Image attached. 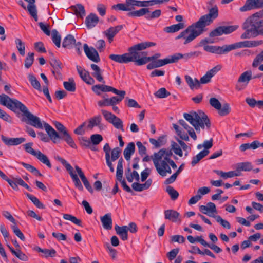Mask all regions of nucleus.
I'll return each instance as SVG.
<instances>
[{
    "mask_svg": "<svg viewBox=\"0 0 263 263\" xmlns=\"http://www.w3.org/2000/svg\"><path fill=\"white\" fill-rule=\"evenodd\" d=\"M183 117L194 127V129L182 119L179 120L178 123L187 131L189 135L194 140L197 138L194 130L199 133L200 129H204L205 127L209 129L211 127V122L209 117L204 112L200 110L197 112L191 111L189 113H184Z\"/></svg>",
    "mask_w": 263,
    "mask_h": 263,
    "instance_id": "obj_1",
    "label": "nucleus"
},
{
    "mask_svg": "<svg viewBox=\"0 0 263 263\" xmlns=\"http://www.w3.org/2000/svg\"><path fill=\"white\" fill-rule=\"evenodd\" d=\"M156 44L154 42H144L135 45L128 49V52L123 54H111L109 55V58L119 63H128L130 62L135 63L137 65L138 60V50H143L147 47L155 46Z\"/></svg>",
    "mask_w": 263,
    "mask_h": 263,
    "instance_id": "obj_2",
    "label": "nucleus"
},
{
    "mask_svg": "<svg viewBox=\"0 0 263 263\" xmlns=\"http://www.w3.org/2000/svg\"><path fill=\"white\" fill-rule=\"evenodd\" d=\"M263 43V41H245L236 43L234 44L223 46L205 45L203 49L205 51L213 53L223 54L236 48L242 47H256Z\"/></svg>",
    "mask_w": 263,
    "mask_h": 263,
    "instance_id": "obj_3",
    "label": "nucleus"
},
{
    "mask_svg": "<svg viewBox=\"0 0 263 263\" xmlns=\"http://www.w3.org/2000/svg\"><path fill=\"white\" fill-rule=\"evenodd\" d=\"M241 27L246 33H263V9L248 17Z\"/></svg>",
    "mask_w": 263,
    "mask_h": 263,
    "instance_id": "obj_4",
    "label": "nucleus"
},
{
    "mask_svg": "<svg viewBox=\"0 0 263 263\" xmlns=\"http://www.w3.org/2000/svg\"><path fill=\"white\" fill-rule=\"evenodd\" d=\"M17 110L21 111L27 118L28 124L37 128H43V124L40 118L30 112L26 106L19 101L12 111L16 112Z\"/></svg>",
    "mask_w": 263,
    "mask_h": 263,
    "instance_id": "obj_5",
    "label": "nucleus"
},
{
    "mask_svg": "<svg viewBox=\"0 0 263 263\" xmlns=\"http://www.w3.org/2000/svg\"><path fill=\"white\" fill-rule=\"evenodd\" d=\"M200 211L203 214H206L210 217H213L215 218L217 222L220 223V224L225 228L230 229L231 226L230 223L223 219L220 216H214L212 214L217 213V211L216 210L215 204L213 202H209L207 205H201L199 207Z\"/></svg>",
    "mask_w": 263,
    "mask_h": 263,
    "instance_id": "obj_6",
    "label": "nucleus"
},
{
    "mask_svg": "<svg viewBox=\"0 0 263 263\" xmlns=\"http://www.w3.org/2000/svg\"><path fill=\"white\" fill-rule=\"evenodd\" d=\"M212 23L205 15L202 16L198 21L189 26L182 33H201L205 31L204 29L206 26Z\"/></svg>",
    "mask_w": 263,
    "mask_h": 263,
    "instance_id": "obj_7",
    "label": "nucleus"
},
{
    "mask_svg": "<svg viewBox=\"0 0 263 263\" xmlns=\"http://www.w3.org/2000/svg\"><path fill=\"white\" fill-rule=\"evenodd\" d=\"M157 172L162 177L166 176L167 173L171 174L172 170L168 162L164 159H157L155 156H151Z\"/></svg>",
    "mask_w": 263,
    "mask_h": 263,
    "instance_id": "obj_8",
    "label": "nucleus"
},
{
    "mask_svg": "<svg viewBox=\"0 0 263 263\" xmlns=\"http://www.w3.org/2000/svg\"><path fill=\"white\" fill-rule=\"evenodd\" d=\"M33 143L29 142L24 145V149L26 152L36 157L41 162L46 165L49 168L51 167V164L46 155L42 153L40 151H36L32 148Z\"/></svg>",
    "mask_w": 263,
    "mask_h": 263,
    "instance_id": "obj_9",
    "label": "nucleus"
},
{
    "mask_svg": "<svg viewBox=\"0 0 263 263\" xmlns=\"http://www.w3.org/2000/svg\"><path fill=\"white\" fill-rule=\"evenodd\" d=\"M57 160L65 167L71 177L76 187L78 188L80 191H82L83 190V185L78 175L73 172V168L71 165L61 157H58Z\"/></svg>",
    "mask_w": 263,
    "mask_h": 263,
    "instance_id": "obj_10",
    "label": "nucleus"
},
{
    "mask_svg": "<svg viewBox=\"0 0 263 263\" xmlns=\"http://www.w3.org/2000/svg\"><path fill=\"white\" fill-rule=\"evenodd\" d=\"M263 8V0H246L244 5L240 7L241 12H246Z\"/></svg>",
    "mask_w": 263,
    "mask_h": 263,
    "instance_id": "obj_11",
    "label": "nucleus"
},
{
    "mask_svg": "<svg viewBox=\"0 0 263 263\" xmlns=\"http://www.w3.org/2000/svg\"><path fill=\"white\" fill-rule=\"evenodd\" d=\"M138 60H137V65L141 66L147 63L149 61L158 60L161 57V54L157 53L152 57H147V53L142 50H138Z\"/></svg>",
    "mask_w": 263,
    "mask_h": 263,
    "instance_id": "obj_12",
    "label": "nucleus"
},
{
    "mask_svg": "<svg viewBox=\"0 0 263 263\" xmlns=\"http://www.w3.org/2000/svg\"><path fill=\"white\" fill-rule=\"evenodd\" d=\"M252 79V72L251 70H249L243 72L240 74L238 79L237 84L236 85V89L239 91L243 88L240 87L238 84H242V86H243L244 87H246Z\"/></svg>",
    "mask_w": 263,
    "mask_h": 263,
    "instance_id": "obj_13",
    "label": "nucleus"
},
{
    "mask_svg": "<svg viewBox=\"0 0 263 263\" xmlns=\"http://www.w3.org/2000/svg\"><path fill=\"white\" fill-rule=\"evenodd\" d=\"M152 61L151 63L147 65V68L148 69H153L163 66L167 64L174 63L172 55L164 59L156 60Z\"/></svg>",
    "mask_w": 263,
    "mask_h": 263,
    "instance_id": "obj_14",
    "label": "nucleus"
},
{
    "mask_svg": "<svg viewBox=\"0 0 263 263\" xmlns=\"http://www.w3.org/2000/svg\"><path fill=\"white\" fill-rule=\"evenodd\" d=\"M16 99H12L5 94L0 95V104L6 106L8 109L12 110L18 102Z\"/></svg>",
    "mask_w": 263,
    "mask_h": 263,
    "instance_id": "obj_15",
    "label": "nucleus"
},
{
    "mask_svg": "<svg viewBox=\"0 0 263 263\" xmlns=\"http://www.w3.org/2000/svg\"><path fill=\"white\" fill-rule=\"evenodd\" d=\"M83 48L84 52L89 59L96 63L100 61L99 55L94 48L89 47L87 44L84 45Z\"/></svg>",
    "mask_w": 263,
    "mask_h": 263,
    "instance_id": "obj_16",
    "label": "nucleus"
},
{
    "mask_svg": "<svg viewBox=\"0 0 263 263\" xmlns=\"http://www.w3.org/2000/svg\"><path fill=\"white\" fill-rule=\"evenodd\" d=\"M221 66L216 65L212 69L206 72L205 75L201 78L199 82L200 84H207L211 81V78L216 74V73L220 70Z\"/></svg>",
    "mask_w": 263,
    "mask_h": 263,
    "instance_id": "obj_17",
    "label": "nucleus"
},
{
    "mask_svg": "<svg viewBox=\"0 0 263 263\" xmlns=\"http://www.w3.org/2000/svg\"><path fill=\"white\" fill-rule=\"evenodd\" d=\"M44 127L50 139L53 143H57L59 142L61 135L56 132L49 124L44 122Z\"/></svg>",
    "mask_w": 263,
    "mask_h": 263,
    "instance_id": "obj_18",
    "label": "nucleus"
},
{
    "mask_svg": "<svg viewBox=\"0 0 263 263\" xmlns=\"http://www.w3.org/2000/svg\"><path fill=\"white\" fill-rule=\"evenodd\" d=\"M50 64L53 67V69L52 70L53 74L57 79H61L62 74L61 70L62 69V63L57 59L52 58L50 61Z\"/></svg>",
    "mask_w": 263,
    "mask_h": 263,
    "instance_id": "obj_19",
    "label": "nucleus"
},
{
    "mask_svg": "<svg viewBox=\"0 0 263 263\" xmlns=\"http://www.w3.org/2000/svg\"><path fill=\"white\" fill-rule=\"evenodd\" d=\"M201 54V52L199 51H193L186 53L185 54H181L180 53H177L172 55L174 63H176L180 59H184L185 60H187L190 59H193L195 57H197Z\"/></svg>",
    "mask_w": 263,
    "mask_h": 263,
    "instance_id": "obj_20",
    "label": "nucleus"
},
{
    "mask_svg": "<svg viewBox=\"0 0 263 263\" xmlns=\"http://www.w3.org/2000/svg\"><path fill=\"white\" fill-rule=\"evenodd\" d=\"M77 69L80 77L85 83L89 85L94 83L95 80L90 77L88 71L82 69L80 66H77Z\"/></svg>",
    "mask_w": 263,
    "mask_h": 263,
    "instance_id": "obj_21",
    "label": "nucleus"
},
{
    "mask_svg": "<svg viewBox=\"0 0 263 263\" xmlns=\"http://www.w3.org/2000/svg\"><path fill=\"white\" fill-rule=\"evenodd\" d=\"M1 139L3 142L7 145H17L26 141L25 138H7L3 135H1Z\"/></svg>",
    "mask_w": 263,
    "mask_h": 263,
    "instance_id": "obj_22",
    "label": "nucleus"
},
{
    "mask_svg": "<svg viewBox=\"0 0 263 263\" xmlns=\"http://www.w3.org/2000/svg\"><path fill=\"white\" fill-rule=\"evenodd\" d=\"M164 214L165 219H167L172 222H177V221H179L180 223L181 222L180 214L175 210H167L164 211Z\"/></svg>",
    "mask_w": 263,
    "mask_h": 263,
    "instance_id": "obj_23",
    "label": "nucleus"
},
{
    "mask_svg": "<svg viewBox=\"0 0 263 263\" xmlns=\"http://www.w3.org/2000/svg\"><path fill=\"white\" fill-rule=\"evenodd\" d=\"M239 25L220 26L214 29L211 33H232L237 30Z\"/></svg>",
    "mask_w": 263,
    "mask_h": 263,
    "instance_id": "obj_24",
    "label": "nucleus"
},
{
    "mask_svg": "<svg viewBox=\"0 0 263 263\" xmlns=\"http://www.w3.org/2000/svg\"><path fill=\"white\" fill-rule=\"evenodd\" d=\"M69 9L78 17L83 18L86 15L84 7L81 4L71 6Z\"/></svg>",
    "mask_w": 263,
    "mask_h": 263,
    "instance_id": "obj_25",
    "label": "nucleus"
},
{
    "mask_svg": "<svg viewBox=\"0 0 263 263\" xmlns=\"http://www.w3.org/2000/svg\"><path fill=\"white\" fill-rule=\"evenodd\" d=\"M173 155L171 149L162 148L157 153H155L153 156L157 157V159H164L166 161L171 160V157Z\"/></svg>",
    "mask_w": 263,
    "mask_h": 263,
    "instance_id": "obj_26",
    "label": "nucleus"
},
{
    "mask_svg": "<svg viewBox=\"0 0 263 263\" xmlns=\"http://www.w3.org/2000/svg\"><path fill=\"white\" fill-rule=\"evenodd\" d=\"M98 22L99 17L96 14L90 13L86 17L85 23L88 28L91 29L94 27Z\"/></svg>",
    "mask_w": 263,
    "mask_h": 263,
    "instance_id": "obj_27",
    "label": "nucleus"
},
{
    "mask_svg": "<svg viewBox=\"0 0 263 263\" xmlns=\"http://www.w3.org/2000/svg\"><path fill=\"white\" fill-rule=\"evenodd\" d=\"M100 220L105 229L110 230L112 229V221L110 213H107L101 217Z\"/></svg>",
    "mask_w": 263,
    "mask_h": 263,
    "instance_id": "obj_28",
    "label": "nucleus"
},
{
    "mask_svg": "<svg viewBox=\"0 0 263 263\" xmlns=\"http://www.w3.org/2000/svg\"><path fill=\"white\" fill-rule=\"evenodd\" d=\"M253 169L252 163L250 162H244L237 163L236 170L237 172L241 175V171H250Z\"/></svg>",
    "mask_w": 263,
    "mask_h": 263,
    "instance_id": "obj_29",
    "label": "nucleus"
},
{
    "mask_svg": "<svg viewBox=\"0 0 263 263\" xmlns=\"http://www.w3.org/2000/svg\"><path fill=\"white\" fill-rule=\"evenodd\" d=\"M90 66L93 70L91 73L92 76L99 82L104 83L105 82L103 81V78L102 76V70L100 68L95 64H91Z\"/></svg>",
    "mask_w": 263,
    "mask_h": 263,
    "instance_id": "obj_30",
    "label": "nucleus"
},
{
    "mask_svg": "<svg viewBox=\"0 0 263 263\" xmlns=\"http://www.w3.org/2000/svg\"><path fill=\"white\" fill-rule=\"evenodd\" d=\"M115 231L123 240H126L128 239V227L127 226L119 227L116 225L115 227Z\"/></svg>",
    "mask_w": 263,
    "mask_h": 263,
    "instance_id": "obj_31",
    "label": "nucleus"
},
{
    "mask_svg": "<svg viewBox=\"0 0 263 263\" xmlns=\"http://www.w3.org/2000/svg\"><path fill=\"white\" fill-rule=\"evenodd\" d=\"M135 145L134 142L129 143L124 150L123 154L125 159L128 161L130 159L131 156L134 153Z\"/></svg>",
    "mask_w": 263,
    "mask_h": 263,
    "instance_id": "obj_32",
    "label": "nucleus"
},
{
    "mask_svg": "<svg viewBox=\"0 0 263 263\" xmlns=\"http://www.w3.org/2000/svg\"><path fill=\"white\" fill-rule=\"evenodd\" d=\"M185 25L184 23H179L177 24L166 27L164 28V31L166 33H175L179 31L180 29L185 28Z\"/></svg>",
    "mask_w": 263,
    "mask_h": 263,
    "instance_id": "obj_33",
    "label": "nucleus"
},
{
    "mask_svg": "<svg viewBox=\"0 0 263 263\" xmlns=\"http://www.w3.org/2000/svg\"><path fill=\"white\" fill-rule=\"evenodd\" d=\"M214 172H215L218 175L220 176L222 178L224 179H227L228 178H232L234 177L239 176V174L237 172L236 170L235 171H229L228 172H224L222 171L219 170H214Z\"/></svg>",
    "mask_w": 263,
    "mask_h": 263,
    "instance_id": "obj_34",
    "label": "nucleus"
},
{
    "mask_svg": "<svg viewBox=\"0 0 263 263\" xmlns=\"http://www.w3.org/2000/svg\"><path fill=\"white\" fill-rule=\"evenodd\" d=\"M102 121V117L100 115H98L91 118L89 120V123L87 126L88 128L90 129L93 128L95 126H98L99 128H101L102 126L101 123Z\"/></svg>",
    "mask_w": 263,
    "mask_h": 263,
    "instance_id": "obj_35",
    "label": "nucleus"
},
{
    "mask_svg": "<svg viewBox=\"0 0 263 263\" xmlns=\"http://www.w3.org/2000/svg\"><path fill=\"white\" fill-rule=\"evenodd\" d=\"M185 79L191 89H198L200 87L199 81L197 79L193 80L190 76L186 75Z\"/></svg>",
    "mask_w": 263,
    "mask_h": 263,
    "instance_id": "obj_36",
    "label": "nucleus"
},
{
    "mask_svg": "<svg viewBox=\"0 0 263 263\" xmlns=\"http://www.w3.org/2000/svg\"><path fill=\"white\" fill-rule=\"evenodd\" d=\"M76 41L74 37L71 35L68 34L63 40L62 46L64 48L71 49L73 48V45L76 43Z\"/></svg>",
    "mask_w": 263,
    "mask_h": 263,
    "instance_id": "obj_37",
    "label": "nucleus"
},
{
    "mask_svg": "<svg viewBox=\"0 0 263 263\" xmlns=\"http://www.w3.org/2000/svg\"><path fill=\"white\" fill-rule=\"evenodd\" d=\"M209 13L205 15L207 16L212 22L216 19L218 16V9L216 5H214L211 7H208Z\"/></svg>",
    "mask_w": 263,
    "mask_h": 263,
    "instance_id": "obj_38",
    "label": "nucleus"
},
{
    "mask_svg": "<svg viewBox=\"0 0 263 263\" xmlns=\"http://www.w3.org/2000/svg\"><path fill=\"white\" fill-rule=\"evenodd\" d=\"M259 146H260V142L257 140H255V141H254L251 143H244V144H241L239 148L241 152H244L246 150L248 149H255L257 148L258 147H259Z\"/></svg>",
    "mask_w": 263,
    "mask_h": 263,
    "instance_id": "obj_39",
    "label": "nucleus"
},
{
    "mask_svg": "<svg viewBox=\"0 0 263 263\" xmlns=\"http://www.w3.org/2000/svg\"><path fill=\"white\" fill-rule=\"evenodd\" d=\"M209 153V150H203L201 151L198 154L193 157L191 162V164L193 166L197 164L202 158L206 156Z\"/></svg>",
    "mask_w": 263,
    "mask_h": 263,
    "instance_id": "obj_40",
    "label": "nucleus"
},
{
    "mask_svg": "<svg viewBox=\"0 0 263 263\" xmlns=\"http://www.w3.org/2000/svg\"><path fill=\"white\" fill-rule=\"evenodd\" d=\"M221 34H210V36L202 40L200 44L201 45L204 46L205 45H207L206 44L209 43H216L218 41V39L215 38V37Z\"/></svg>",
    "mask_w": 263,
    "mask_h": 263,
    "instance_id": "obj_41",
    "label": "nucleus"
},
{
    "mask_svg": "<svg viewBox=\"0 0 263 263\" xmlns=\"http://www.w3.org/2000/svg\"><path fill=\"white\" fill-rule=\"evenodd\" d=\"M149 142L152 144L154 145L156 148H158L164 145L166 143V141L165 136H162L159 137L157 140L154 138H150Z\"/></svg>",
    "mask_w": 263,
    "mask_h": 263,
    "instance_id": "obj_42",
    "label": "nucleus"
},
{
    "mask_svg": "<svg viewBox=\"0 0 263 263\" xmlns=\"http://www.w3.org/2000/svg\"><path fill=\"white\" fill-rule=\"evenodd\" d=\"M64 88L70 92H74L76 91V83L73 78H69L68 81L63 82Z\"/></svg>",
    "mask_w": 263,
    "mask_h": 263,
    "instance_id": "obj_43",
    "label": "nucleus"
},
{
    "mask_svg": "<svg viewBox=\"0 0 263 263\" xmlns=\"http://www.w3.org/2000/svg\"><path fill=\"white\" fill-rule=\"evenodd\" d=\"M186 34H180L176 37V40L183 39L184 40V44H186L192 41L200 34H190L187 36L185 35Z\"/></svg>",
    "mask_w": 263,
    "mask_h": 263,
    "instance_id": "obj_44",
    "label": "nucleus"
},
{
    "mask_svg": "<svg viewBox=\"0 0 263 263\" xmlns=\"http://www.w3.org/2000/svg\"><path fill=\"white\" fill-rule=\"evenodd\" d=\"M61 139L64 140L71 147L77 148L76 143L68 132H65L64 135H61Z\"/></svg>",
    "mask_w": 263,
    "mask_h": 263,
    "instance_id": "obj_45",
    "label": "nucleus"
},
{
    "mask_svg": "<svg viewBox=\"0 0 263 263\" xmlns=\"http://www.w3.org/2000/svg\"><path fill=\"white\" fill-rule=\"evenodd\" d=\"M109 86L103 85H96L92 87V90L98 95H100V92H109Z\"/></svg>",
    "mask_w": 263,
    "mask_h": 263,
    "instance_id": "obj_46",
    "label": "nucleus"
},
{
    "mask_svg": "<svg viewBox=\"0 0 263 263\" xmlns=\"http://www.w3.org/2000/svg\"><path fill=\"white\" fill-rule=\"evenodd\" d=\"M25 195L37 208L41 209L45 208V205L36 197L27 193H25Z\"/></svg>",
    "mask_w": 263,
    "mask_h": 263,
    "instance_id": "obj_47",
    "label": "nucleus"
},
{
    "mask_svg": "<svg viewBox=\"0 0 263 263\" xmlns=\"http://www.w3.org/2000/svg\"><path fill=\"white\" fill-rule=\"evenodd\" d=\"M218 114L220 116H225L229 114L231 112V107L229 103H226L221 105L220 109L218 110Z\"/></svg>",
    "mask_w": 263,
    "mask_h": 263,
    "instance_id": "obj_48",
    "label": "nucleus"
},
{
    "mask_svg": "<svg viewBox=\"0 0 263 263\" xmlns=\"http://www.w3.org/2000/svg\"><path fill=\"white\" fill-rule=\"evenodd\" d=\"M173 125V127H174V129L175 130L177 134L179 136L180 139H181L182 140H185L186 141H189V137L188 135L186 133L181 131L180 129V128L178 125H177L175 124H174Z\"/></svg>",
    "mask_w": 263,
    "mask_h": 263,
    "instance_id": "obj_49",
    "label": "nucleus"
},
{
    "mask_svg": "<svg viewBox=\"0 0 263 263\" xmlns=\"http://www.w3.org/2000/svg\"><path fill=\"white\" fill-rule=\"evenodd\" d=\"M63 218L66 220L71 221L75 224L82 227L81 220L72 215L69 214H64Z\"/></svg>",
    "mask_w": 263,
    "mask_h": 263,
    "instance_id": "obj_50",
    "label": "nucleus"
},
{
    "mask_svg": "<svg viewBox=\"0 0 263 263\" xmlns=\"http://www.w3.org/2000/svg\"><path fill=\"white\" fill-rule=\"evenodd\" d=\"M149 12V11L148 8H142L139 10L130 12L128 13V15L133 17H139L143 16Z\"/></svg>",
    "mask_w": 263,
    "mask_h": 263,
    "instance_id": "obj_51",
    "label": "nucleus"
},
{
    "mask_svg": "<svg viewBox=\"0 0 263 263\" xmlns=\"http://www.w3.org/2000/svg\"><path fill=\"white\" fill-rule=\"evenodd\" d=\"M28 78L32 86L37 90L41 91V84L36 78L32 74H29Z\"/></svg>",
    "mask_w": 263,
    "mask_h": 263,
    "instance_id": "obj_52",
    "label": "nucleus"
},
{
    "mask_svg": "<svg viewBox=\"0 0 263 263\" xmlns=\"http://www.w3.org/2000/svg\"><path fill=\"white\" fill-rule=\"evenodd\" d=\"M154 95L158 98H165L169 96L171 93L165 88H161L157 91Z\"/></svg>",
    "mask_w": 263,
    "mask_h": 263,
    "instance_id": "obj_53",
    "label": "nucleus"
},
{
    "mask_svg": "<svg viewBox=\"0 0 263 263\" xmlns=\"http://www.w3.org/2000/svg\"><path fill=\"white\" fill-rule=\"evenodd\" d=\"M34 61V53L29 52L25 60V67L27 68H30Z\"/></svg>",
    "mask_w": 263,
    "mask_h": 263,
    "instance_id": "obj_54",
    "label": "nucleus"
},
{
    "mask_svg": "<svg viewBox=\"0 0 263 263\" xmlns=\"http://www.w3.org/2000/svg\"><path fill=\"white\" fill-rule=\"evenodd\" d=\"M15 42L20 54L24 56L25 55V49L24 43L20 39H16Z\"/></svg>",
    "mask_w": 263,
    "mask_h": 263,
    "instance_id": "obj_55",
    "label": "nucleus"
},
{
    "mask_svg": "<svg viewBox=\"0 0 263 263\" xmlns=\"http://www.w3.org/2000/svg\"><path fill=\"white\" fill-rule=\"evenodd\" d=\"M166 192L173 200H176L179 196L178 192L171 186H168L166 187Z\"/></svg>",
    "mask_w": 263,
    "mask_h": 263,
    "instance_id": "obj_56",
    "label": "nucleus"
},
{
    "mask_svg": "<svg viewBox=\"0 0 263 263\" xmlns=\"http://www.w3.org/2000/svg\"><path fill=\"white\" fill-rule=\"evenodd\" d=\"M171 149L174 151L175 154L182 157L183 156V152L180 148V146L175 142L172 141L171 142Z\"/></svg>",
    "mask_w": 263,
    "mask_h": 263,
    "instance_id": "obj_57",
    "label": "nucleus"
},
{
    "mask_svg": "<svg viewBox=\"0 0 263 263\" xmlns=\"http://www.w3.org/2000/svg\"><path fill=\"white\" fill-rule=\"evenodd\" d=\"M110 123L112 124L116 128L120 129L122 131H124L123 122L117 116L112 120V121H111Z\"/></svg>",
    "mask_w": 263,
    "mask_h": 263,
    "instance_id": "obj_58",
    "label": "nucleus"
},
{
    "mask_svg": "<svg viewBox=\"0 0 263 263\" xmlns=\"http://www.w3.org/2000/svg\"><path fill=\"white\" fill-rule=\"evenodd\" d=\"M263 62V50L256 55L252 63V67L256 68L259 65Z\"/></svg>",
    "mask_w": 263,
    "mask_h": 263,
    "instance_id": "obj_59",
    "label": "nucleus"
},
{
    "mask_svg": "<svg viewBox=\"0 0 263 263\" xmlns=\"http://www.w3.org/2000/svg\"><path fill=\"white\" fill-rule=\"evenodd\" d=\"M121 153V149L119 147H117L112 149L111 153V161H115L117 160L119 158Z\"/></svg>",
    "mask_w": 263,
    "mask_h": 263,
    "instance_id": "obj_60",
    "label": "nucleus"
},
{
    "mask_svg": "<svg viewBox=\"0 0 263 263\" xmlns=\"http://www.w3.org/2000/svg\"><path fill=\"white\" fill-rule=\"evenodd\" d=\"M53 124L57 130L59 131L60 135H63L65 134V132H68L66 127L61 123L58 121H54L53 122Z\"/></svg>",
    "mask_w": 263,
    "mask_h": 263,
    "instance_id": "obj_61",
    "label": "nucleus"
},
{
    "mask_svg": "<svg viewBox=\"0 0 263 263\" xmlns=\"http://www.w3.org/2000/svg\"><path fill=\"white\" fill-rule=\"evenodd\" d=\"M101 112L105 120L109 123H110L111 121H112V120L114 119V118H115L116 117L115 115L106 110H101Z\"/></svg>",
    "mask_w": 263,
    "mask_h": 263,
    "instance_id": "obj_62",
    "label": "nucleus"
},
{
    "mask_svg": "<svg viewBox=\"0 0 263 263\" xmlns=\"http://www.w3.org/2000/svg\"><path fill=\"white\" fill-rule=\"evenodd\" d=\"M12 229L14 232V233L22 240L24 241L25 240V237L23 234V233L21 231L19 228L15 223L14 225L11 226Z\"/></svg>",
    "mask_w": 263,
    "mask_h": 263,
    "instance_id": "obj_63",
    "label": "nucleus"
},
{
    "mask_svg": "<svg viewBox=\"0 0 263 263\" xmlns=\"http://www.w3.org/2000/svg\"><path fill=\"white\" fill-rule=\"evenodd\" d=\"M210 104L216 110L220 109L221 104L216 98H211L209 100Z\"/></svg>",
    "mask_w": 263,
    "mask_h": 263,
    "instance_id": "obj_64",
    "label": "nucleus"
}]
</instances>
